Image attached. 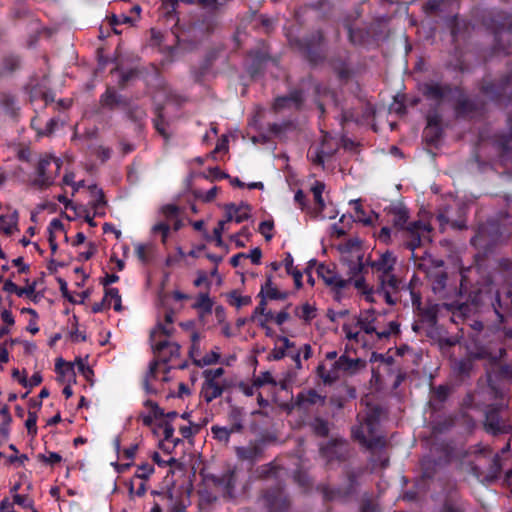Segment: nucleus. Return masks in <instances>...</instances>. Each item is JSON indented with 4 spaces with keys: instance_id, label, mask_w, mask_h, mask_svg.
<instances>
[{
    "instance_id": "1",
    "label": "nucleus",
    "mask_w": 512,
    "mask_h": 512,
    "mask_svg": "<svg viewBox=\"0 0 512 512\" xmlns=\"http://www.w3.org/2000/svg\"><path fill=\"white\" fill-rule=\"evenodd\" d=\"M419 91L426 101L440 109L444 103H452L454 116L458 120H472L482 113L479 102L467 95L461 85L428 80L419 85Z\"/></svg>"
},
{
    "instance_id": "2",
    "label": "nucleus",
    "mask_w": 512,
    "mask_h": 512,
    "mask_svg": "<svg viewBox=\"0 0 512 512\" xmlns=\"http://www.w3.org/2000/svg\"><path fill=\"white\" fill-rule=\"evenodd\" d=\"M485 305L491 307L495 316V319L491 321V329L495 331L502 330L512 309V292H507L505 299H503L498 291L492 294L491 289L472 287L466 301L459 303L457 310L463 317H470L479 312Z\"/></svg>"
},
{
    "instance_id": "3",
    "label": "nucleus",
    "mask_w": 512,
    "mask_h": 512,
    "mask_svg": "<svg viewBox=\"0 0 512 512\" xmlns=\"http://www.w3.org/2000/svg\"><path fill=\"white\" fill-rule=\"evenodd\" d=\"M482 24L494 34V50L509 54L511 43L502 41L501 34H512V14L497 8L488 9L483 12Z\"/></svg>"
},
{
    "instance_id": "4",
    "label": "nucleus",
    "mask_w": 512,
    "mask_h": 512,
    "mask_svg": "<svg viewBox=\"0 0 512 512\" xmlns=\"http://www.w3.org/2000/svg\"><path fill=\"white\" fill-rule=\"evenodd\" d=\"M380 412L378 407L371 409L363 422L352 429L353 438L371 451L383 449L386 446L384 436L378 434Z\"/></svg>"
},
{
    "instance_id": "5",
    "label": "nucleus",
    "mask_w": 512,
    "mask_h": 512,
    "mask_svg": "<svg viewBox=\"0 0 512 512\" xmlns=\"http://www.w3.org/2000/svg\"><path fill=\"white\" fill-rule=\"evenodd\" d=\"M292 45L312 66L318 65L326 59V40L321 30L312 31L302 38L293 40Z\"/></svg>"
},
{
    "instance_id": "6",
    "label": "nucleus",
    "mask_w": 512,
    "mask_h": 512,
    "mask_svg": "<svg viewBox=\"0 0 512 512\" xmlns=\"http://www.w3.org/2000/svg\"><path fill=\"white\" fill-rule=\"evenodd\" d=\"M479 90L498 107L512 106V72L502 75L496 81L482 80Z\"/></svg>"
},
{
    "instance_id": "7",
    "label": "nucleus",
    "mask_w": 512,
    "mask_h": 512,
    "mask_svg": "<svg viewBox=\"0 0 512 512\" xmlns=\"http://www.w3.org/2000/svg\"><path fill=\"white\" fill-rule=\"evenodd\" d=\"M62 160L60 158L45 155L41 157L36 165V178L32 185L39 190H44L52 186L60 173Z\"/></svg>"
},
{
    "instance_id": "8",
    "label": "nucleus",
    "mask_w": 512,
    "mask_h": 512,
    "mask_svg": "<svg viewBox=\"0 0 512 512\" xmlns=\"http://www.w3.org/2000/svg\"><path fill=\"white\" fill-rule=\"evenodd\" d=\"M259 502L267 512H288L291 507L290 497L280 483L262 489Z\"/></svg>"
},
{
    "instance_id": "9",
    "label": "nucleus",
    "mask_w": 512,
    "mask_h": 512,
    "mask_svg": "<svg viewBox=\"0 0 512 512\" xmlns=\"http://www.w3.org/2000/svg\"><path fill=\"white\" fill-rule=\"evenodd\" d=\"M316 273L325 285L330 287L336 301H340L344 296V291L351 286L352 278H342L335 270V266L321 263L317 266Z\"/></svg>"
},
{
    "instance_id": "10",
    "label": "nucleus",
    "mask_w": 512,
    "mask_h": 512,
    "mask_svg": "<svg viewBox=\"0 0 512 512\" xmlns=\"http://www.w3.org/2000/svg\"><path fill=\"white\" fill-rule=\"evenodd\" d=\"M347 486L345 488H331L326 484L317 486L325 501L344 500L356 493L358 486L357 475L350 471L347 474Z\"/></svg>"
},
{
    "instance_id": "11",
    "label": "nucleus",
    "mask_w": 512,
    "mask_h": 512,
    "mask_svg": "<svg viewBox=\"0 0 512 512\" xmlns=\"http://www.w3.org/2000/svg\"><path fill=\"white\" fill-rule=\"evenodd\" d=\"M442 115L434 103L430 102V107L426 115L427 125L424 128L423 135L429 144H436L443 136Z\"/></svg>"
},
{
    "instance_id": "12",
    "label": "nucleus",
    "mask_w": 512,
    "mask_h": 512,
    "mask_svg": "<svg viewBox=\"0 0 512 512\" xmlns=\"http://www.w3.org/2000/svg\"><path fill=\"white\" fill-rule=\"evenodd\" d=\"M484 429L487 433L497 436L510 433L512 425L503 421L500 406L490 405L485 411Z\"/></svg>"
},
{
    "instance_id": "13",
    "label": "nucleus",
    "mask_w": 512,
    "mask_h": 512,
    "mask_svg": "<svg viewBox=\"0 0 512 512\" xmlns=\"http://www.w3.org/2000/svg\"><path fill=\"white\" fill-rule=\"evenodd\" d=\"M221 6L202 7L204 11L197 16L194 27L205 34L213 33L219 24Z\"/></svg>"
},
{
    "instance_id": "14",
    "label": "nucleus",
    "mask_w": 512,
    "mask_h": 512,
    "mask_svg": "<svg viewBox=\"0 0 512 512\" xmlns=\"http://www.w3.org/2000/svg\"><path fill=\"white\" fill-rule=\"evenodd\" d=\"M325 396L320 395L316 390L309 389L299 392L293 402V408L300 411H307L311 406L316 404H324Z\"/></svg>"
},
{
    "instance_id": "15",
    "label": "nucleus",
    "mask_w": 512,
    "mask_h": 512,
    "mask_svg": "<svg viewBox=\"0 0 512 512\" xmlns=\"http://www.w3.org/2000/svg\"><path fill=\"white\" fill-rule=\"evenodd\" d=\"M468 502L457 490L449 491L444 497L438 512H467Z\"/></svg>"
},
{
    "instance_id": "16",
    "label": "nucleus",
    "mask_w": 512,
    "mask_h": 512,
    "mask_svg": "<svg viewBox=\"0 0 512 512\" xmlns=\"http://www.w3.org/2000/svg\"><path fill=\"white\" fill-rule=\"evenodd\" d=\"M235 452L239 460L254 464L264 458V444L262 442L250 443L247 446L236 447Z\"/></svg>"
},
{
    "instance_id": "17",
    "label": "nucleus",
    "mask_w": 512,
    "mask_h": 512,
    "mask_svg": "<svg viewBox=\"0 0 512 512\" xmlns=\"http://www.w3.org/2000/svg\"><path fill=\"white\" fill-rule=\"evenodd\" d=\"M362 270H363L362 257H359L358 262L354 263L349 269V273H350L349 278H352L351 285L353 284L356 289L360 290L363 294H365L366 299L368 301H373V299H372L373 289L369 288L367 286L366 280L363 276L357 277L362 272Z\"/></svg>"
},
{
    "instance_id": "18",
    "label": "nucleus",
    "mask_w": 512,
    "mask_h": 512,
    "mask_svg": "<svg viewBox=\"0 0 512 512\" xmlns=\"http://www.w3.org/2000/svg\"><path fill=\"white\" fill-rule=\"evenodd\" d=\"M180 345L176 342H169L167 340L159 341L153 345L154 353L159 355L160 361L164 364L168 363L171 359L180 356Z\"/></svg>"
},
{
    "instance_id": "19",
    "label": "nucleus",
    "mask_w": 512,
    "mask_h": 512,
    "mask_svg": "<svg viewBox=\"0 0 512 512\" xmlns=\"http://www.w3.org/2000/svg\"><path fill=\"white\" fill-rule=\"evenodd\" d=\"M99 103L101 107L110 111L118 107H127L124 97L117 93L113 87H107L105 92L100 96Z\"/></svg>"
},
{
    "instance_id": "20",
    "label": "nucleus",
    "mask_w": 512,
    "mask_h": 512,
    "mask_svg": "<svg viewBox=\"0 0 512 512\" xmlns=\"http://www.w3.org/2000/svg\"><path fill=\"white\" fill-rule=\"evenodd\" d=\"M226 388V385L220 382L204 380L200 390V397L203 398L206 403H211L216 398L222 396Z\"/></svg>"
},
{
    "instance_id": "21",
    "label": "nucleus",
    "mask_w": 512,
    "mask_h": 512,
    "mask_svg": "<svg viewBox=\"0 0 512 512\" xmlns=\"http://www.w3.org/2000/svg\"><path fill=\"white\" fill-rule=\"evenodd\" d=\"M0 106L4 113L11 119L17 121L20 115V107L15 95L8 92L0 93Z\"/></svg>"
},
{
    "instance_id": "22",
    "label": "nucleus",
    "mask_w": 512,
    "mask_h": 512,
    "mask_svg": "<svg viewBox=\"0 0 512 512\" xmlns=\"http://www.w3.org/2000/svg\"><path fill=\"white\" fill-rule=\"evenodd\" d=\"M7 214H0V230L6 235H12L14 231L18 230L19 213L16 209L11 210Z\"/></svg>"
},
{
    "instance_id": "23",
    "label": "nucleus",
    "mask_w": 512,
    "mask_h": 512,
    "mask_svg": "<svg viewBox=\"0 0 512 512\" xmlns=\"http://www.w3.org/2000/svg\"><path fill=\"white\" fill-rule=\"evenodd\" d=\"M334 366L339 368L340 371L354 374L365 366V362L360 358L352 359L343 354L336 361H334Z\"/></svg>"
},
{
    "instance_id": "24",
    "label": "nucleus",
    "mask_w": 512,
    "mask_h": 512,
    "mask_svg": "<svg viewBox=\"0 0 512 512\" xmlns=\"http://www.w3.org/2000/svg\"><path fill=\"white\" fill-rule=\"evenodd\" d=\"M395 263L396 259L391 252L387 251L381 254L377 260L372 261L371 267L380 274H386L393 271Z\"/></svg>"
},
{
    "instance_id": "25",
    "label": "nucleus",
    "mask_w": 512,
    "mask_h": 512,
    "mask_svg": "<svg viewBox=\"0 0 512 512\" xmlns=\"http://www.w3.org/2000/svg\"><path fill=\"white\" fill-rule=\"evenodd\" d=\"M249 56L251 57V63L248 67V73L252 77H255L264 70V67L268 61V56L266 53L260 50L251 51Z\"/></svg>"
},
{
    "instance_id": "26",
    "label": "nucleus",
    "mask_w": 512,
    "mask_h": 512,
    "mask_svg": "<svg viewBox=\"0 0 512 512\" xmlns=\"http://www.w3.org/2000/svg\"><path fill=\"white\" fill-rule=\"evenodd\" d=\"M455 6V0H427L424 11L427 14H437L452 10Z\"/></svg>"
},
{
    "instance_id": "27",
    "label": "nucleus",
    "mask_w": 512,
    "mask_h": 512,
    "mask_svg": "<svg viewBox=\"0 0 512 512\" xmlns=\"http://www.w3.org/2000/svg\"><path fill=\"white\" fill-rule=\"evenodd\" d=\"M244 420V412L243 408L238 406H231L228 413V421L230 423V428L235 433H240L244 429L243 425Z\"/></svg>"
},
{
    "instance_id": "28",
    "label": "nucleus",
    "mask_w": 512,
    "mask_h": 512,
    "mask_svg": "<svg viewBox=\"0 0 512 512\" xmlns=\"http://www.w3.org/2000/svg\"><path fill=\"white\" fill-rule=\"evenodd\" d=\"M449 26L451 30L452 41L456 44L459 38L464 37L468 26L464 20H460L457 15L452 16L449 19Z\"/></svg>"
},
{
    "instance_id": "29",
    "label": "nucleus",
    "mask_w": 512,
    "mask_h": 512,
    "mask_svg": "<svg viewBox=\"0 0 512 512\" xmlns=\"http://www.w3.org/2000/svg\"><path fill=\"white\" fill-rule=\"evenodd\" d=\"M348 31V38L353 45H363L367 42L369 33L361 28H354L350 23L345 24Z\"/></svg>"
},
{
    "instance_id": "30",
    "label": "nucleus",
    "mask_w": 512,
    "mask_h": 512,
    "mask_svg": "<svg viewBox=\"0 0 512 512\" xmlns=\"http://www.w3.org/2000/svg\"><path fill=\"white\" fill-rule=\"evenodd\" d=\"M339 371L340 369L336 368L334 364L330 370H327L324 364H319L316 369L317 375L326 385H332L340 378Z\"/></svg>"
},
{
    "instance_id": "31",
    "label": "nucleus",
    "mask_w": 512,
    "mask_h": 512,
    "mask_svg": "<svg viewBox=\"0 0 512 512\" xmlns=\"http://www.w3.org/2000/svg\"><path fill=\"white\" fill-rule=\"evenodd\" d=\"M379 286L377 289L381 290H391L393 292H397L400 288L401 281L391 272L386 274H380L378 276Z\"/></svg>"
},
{
    "instance_id": "32",
    "label": "nucleus",
    "mask_w": 512,
    "mask_h": 512,
    "mask_svg": "<svg viewBox=\"0 0 512 512\" xmlns=\"http://www.w3.org/2000/svg\"><path fill=\"white\" fill-rule=\"evenodd\" d=\"M374 311H367L364 316L357 319V326L366 334H373L378 332L374 326L375 322Z\"/></svg>"
},
{
    "instance_id": "33",
    "label": "nucleus",
    "mask_w": 512,
    "mask_h": 512,
    "mask_svg": "<svg viewBox=\"0 0 512 512\" xmlns=\"http://www.w3.org/2000/svg\"><path fill=\"white\" fill-rule=\"evenodd\" d=\"M20 62V57L17 55L10 54L5 56L0 67V75L13 73L19 69Z\"/></svg>"
},
{
    "instance_id": "34",
    "label": "nucleus",
    "mask_w": 512,
    "mask_h": 512,
    "mask_svg": "<svg viewBox=\"0 0 512 512\" xmlns=\"http://www.w3.org/2000/svg\"><path fill=\"white\" fill-rule=\"evenodd\" d=\"M194 309H198L202 314H210L213 309V301L208 293H200L197 296L196 302L193 304Z\"/></svg>"
},
{
    "instance_id": "35",
    "label": "nucleus",
    "mask_w": 512,
    "mask_h": 512,
    "mask_svg": "<svg viewBox=\"0 0 512 512\" xmlns=\"http://www.w3.org/2000/svg\"><path fill=\"white\" fill-rule=\"evenodd\" d=\"M390 213L393 214V224L395 227L399 229H404L407 221L409 219V214L406 208L404 207H393L390 210Z\"/></svg>"
},
{
    "instance_id": "36",
    "label": "nucleus",
    "mask_w": 512,
    "mask_h": 512,
    "mask_svg": "<svg viewBox=\"0 0 512 512\" xmlns=\"http://www.w3.org/2000/svg\"><path fill=\"white\" fill-rule=\"evenodd\" d=\"M278 340L283 343V346L274 348L271 352V358L276 361L283 359L287 355V350L295 346L294 342H291L285 336H279Z\"/></svg>"
},
{
    "instance_id": "37",
    "label": "nucleus",
    "mask_w": 512,
    "mask_h": 512,
    "mask_svg": "<svg viewBox=\"0 0 512 512\" xmlns=\"http://www.w3.org/2000/svg\"><path fill=\"white\" fill-rule=\"evenodd\" d=\"M213 437L219 442L228 444L230 441L231 434L235 433L230 427L213 425L211 427Z\"/></svg>"
},
{
    "instance_id": "38",
    "label": "nucleus",
    "mask_w": 512,
    "mask_h": 512,
    "mask_svg": "<svg viewBox=\"0 0 512 512\" xmlns=\"http://www.w3.org/2000/svg\"><path fill=\"white\" fill-rule=\"evenodd\" d=\"M324 189L325 184L320 181H316L314 185L311 187V192L313 193L314 201L317 205L319 213H321L325 208V202L322 196Z\"/></svg>"
},
{
    "instance_id": "39",
    "label": "nucleus",
    "mask_w": 512,
    "mask_h": 512,
    "mask_svg": "<svg viewBox=\"0 0 512 512\" xmlns=\"http://www.w3.org/2000/svg\"><path fill=\"white\" fill-rule=\"evenodd\" d=\"M235 473L234 471H228L218 478L215 483L219 486H223L228 494H232L235 488Z\"/></svg>"
},
{
    "instance_id": "40",
    "label": "nucleus",
    "mask_w": 512,
    "mask_h": 512,
    "mask_svg": "<svg viewBox=\"0 0 512 512\" xmlns=\"http://www.w3.org/2000/svg\"><path fill=\"white\" fill-rule=\"evenodd\" d=\"M220 353L216 350H212L211 352L204 355L201 359H193V364L197 367H204L213 365L219 362Z\"/></svg>"
},
{
    "instance_id": "41",
    "label": "nucleus",
    "mask_w": 512,
    "mask_h": 512,
    "mask_svg": "<svg viewBox=\"0 0 512 512\" xmlns=\"http://www.w3.org/2000/svg\"><path fill=\"white\" fill-rule=\"evenodd\" d=\"M147 114L144 108L135 105L127 108V117L134 123L141 125Z\"/></svg>"
},
{
    "instance_id": "42",
    "label": "nucleus",
    "mask_w": 512,
    "mask_h": 512,
    "mask_svg": "<svg viewBox=\"0 0 512 512\" xmlns=\"http://www.w3.org/2000/svg\"><path fill=\"white\" fill-rule=\"evenodd\" d=\"M474 367L472 359H461L455 364V371L458 376L465 378L469 377Z\"/></svg>"
},
{
    "instance_id": "43",
    "label": "nucleus",
    "mask_w": 512,
    "mask_h": 512,
    "mask_svg": "<svg viewBox=\"0 0 512 512\" xmlns=\"http://www.w3.org/2000/svg\"><path fill=\"white\" fill-rule=\"evenodd\" d=\"M233 215L235 216L236 223H242L250 218L251 207L247 203H241L240 205L234 204Z\"/></svg>"
},
{
    "instance_id": "44",
    "label": "nucleus",
    "mask_w": 512,
    "mask_h": 512,
    "mask_svg": "<svg viewBox=\"0 0 512 512\" xmlns=\"http://www.w3.org/2000/svg\"><path fill=\"white\" fill-rule=\"evenodd\" d=\"M154 472L155 468L153 465L143 463L137 466V470L132 479L147 481Z\"/></svg>"
},
{
    "instance_id": "45",
    "label": "nucleus",
    "mask_w": 512,
    "mask_h": 512,
    "mask_svg": "<svg viewBox=\"0 0 512 512\" xmlns=\"http://www.w3.org/2000/svg\"><path fill=\"white\" fill-rule=\"evenodd\" d=\"M228 303L236 308H241L251 303L250 296H241L236 290L231 291L228 295Z\"/></svg>"
},
{
    "instance_id": "46",
    "label": "nucleus",
    "mask_w": 512,
    "mask_h": 512,
    "mask_svg": "<svg viewBox=\"0 0 512 512\" xmlns=\"http://www.w3.org/2000/svg\"><path fill=\"white\" fill-rule=\"evenodd\" d=\"M432 287L435 292L441 291L445 288L447 282V273L444 271H438L431 274Z\"/></svg>"
},
{
    "instance_id": "47",
    "label": "nucleus",
    "mask_w": 512,
    "mask_h": 512,
    "mask_svg": "<svg viewBox=\"0 0 512 512\" xmlns=\"http://www.w3.org/2000/svg\"><path fill=\"white\" fill-rule=\"evenodd\" d=\"M289 98L290 103L297 109L300 110L304 104V92L302 89H292L290 90L289 94L287 95Z\"/></svg>"
},
{
    "instance_id": "48",
    "label": "nucleus",
    "mask_w": 512,
    "mask_h": 512,
    "mask_svg": "<svg viewBox=\"0 0 512 512\" xmlns=\"http://www.w3.org/2000/svg\"><path fill=\"white\" fill-rule=\"evenodd\" d=\"M350 203L354 205V210L357 215V221L363 223L366 226L371 225L372 218L369 216H366L365 210H364L360 200H352Z\"/></svg>"
},
{
    "instance_id": "49",
    "label": "nucleus",
    "mask_w": 512,
    "mask_h": 512,
    "mask_svg": "<svg viewBox=\"0 0 512 512\" xmlns=\"http://www.w3.org/2000/svg\"><path fill=\"white\" fill-rule=\"evenodd\" d=\"M159 427L163 429V435H164L165 441L172 442L174 447L177 446L181 442V440L179 438H173L174 427L170 422L165 421L163 423H160Z\"/></svg>"
},
{
    "instance_id": "50",
    "label": "nucleus",
    "mask_w": 512,
    "mask_h": 512,
    "mask_svg": "<svg viewBox=\"0 0 512 512\" xmlns=\"http://www.w3.org/2000/svg\"><path fill=\"white\" fill-rule=\"evenodd\" d=\"M109 19V24L112 27L114 33L120 34V31L117 30V26L120 24H133V19L127 15H115L113 14Z\"/></svg>"
},
{
    "instance_id": "51",
    "label": "nucleus",
    "mask_w": 512,
    "mask_h": 512,
    "mask_svg": "<svg viewBox=\"0 0 512 512\" xmlns=\"http://www.w3.org/2000/svg\"><path fill=\"white\" fill-rule=\"evenodd\" d=\"M134 481H135L134 479H130L126 484L127 488H128L129 495L131 497L133 495L138 496V497L144 496L147 491L146 481L140 480V483L138 484L137 488H135Z\"/></svg>"
},
{
    "instance_id": "52",
    "label": "nucleus",
    "mask_w": 512,
    "mask_h": 512,
    "mask_svg": "<svg viewBox=\"0 0 512 512\" xmlns=\"http://www.w3.org/2000/svg\"><path fill=\"white\" fill-rule=\"evenodd\" d=\"M421 311V317L423 322H426L429 326H434L437 323V309L435 307L424 308Z\"/></svg>"
},
{
    "instance_id": "53",
    "label": "nucleus",
    "mask_w": 512,
    "mask_h": 512,
    "mask_svg": "<svg viewBox=\"0 0 512 512\" xmlns=\"http://www.w3.org/2000/svg\"><path fill=\"white\" fill-rule=\"evenodd\" d=\"M37 419L38 416L35 411H28V417L25 421V427L27 432L32 437L37 435Z\"/></svg>"
},
{
    "instance_id": "54",
    "label": "nucleus",
    "mask_w": 512,
    "mask_h": 512,
    "mask_svg": "<svg viewBox=\"0 0 512 512\" xmlns=\"http://www.w3.org/2000/svg\"><path fill=\"white\" fill-rule=\"evenodd\" d=\"M226 221H218L217 226L213 229V236H211L212 240L215 241V245L217 247H224V241L222 240V234L225 231Z\"/></svg>"
},
{
    "instance_id": "55",
    "label": "nucleus",
    "mask_w": 512,
    "mask_h": 512,
    "mask_svg": "<svg viewBox=\"0 0 512 512\" xmlns=\"http://www.w3.org/2000/svg\"><path fill=\"white\" fill-rule=\"evenodd\" d=\"M56 372L60 375L72 374L75 377L74 367L71 363L65 362L62 358H58L55 364Z\"/></svg>"
},
{
    "instance_id": "56",
    "label": "nucleus",
    "mask_w": 512,
    "mask_h": 512,
    "mask_svg": "<svg viewBox=\"0 0 512 512\" xmlns=\"http://www.w3.org/2000/svg\"><path fill=\"white\" fill-rule=\"evenodd\" d=\"M42 376L39 372H35L30 379H27L26 375H24L21 379H19V383L25 388H33L42 383Z\"/></svg>"
},
{
    "instance_id": "57",
    "label": "nucleus",
    "mask_w": 512,
    "mask_h": 512,
    "mask_svg": "<svg viewBox=\"0 0 512 512\" xmlns=\"http://www.w3.org/2000/svg\"><path fill=\"white\" fill-rule=\"evenodd\" d=\"M400 333V324L397 321H391L388 324V329L383 331L376 332L378 339H386L389 338L392 334Z\"/></svg>"
},
{
    "instance_id": "58",
    "label": "nucleus",
    "mask_w": 512,
    "mask_h": 512,
    "mask_svg": "<svg viewBox=\"0 0 512 512\" xmlns=\"http://www.w3.org/2000/svg\"><path fill=\"white\" fill-rule=\"evenodd\" d=\"M215 60V55L213 53H209L206 55L202 64L198 68L197 78L205 76L210 68L212 67L213 61Z\"/></svg>"
},
{
    "instance_id": "59",
    "label": "nucleus",
    "mask_w": 512,
    "mask_h": 512,
    "mask_svg": "<svg viewBox=\"0 0 512 512\" xmlns=\"http://www.w3.org/2000/svg\"><path fill=\"white\" fill-rule=\"evenodd\" d=\"M263 296L266 300H285L288 297L287 292H281L276 287L267 289L264 294H258Z\"/></svg>"
},
{
    "instance_id": "60",
    "label": "nucleus",
    "mask_w": 512,
    "mask_h": 512,
    "mask_svg": "<svg viewBox=\"0 0 512 512\" xmlns=\"http://www.w3.org/2000/svg\"><path fill=\"white\" fill-rule=\"evenodd\" d=\"M89 190L91 193L96 192L97 198L92 202V207L94 209H98L99 207H103L106 205L105 195L102 189H98L97 185L93 184L89 186Z\"/></svg>"
},
{
    "instance_id": "61",
    "label": "nucleus",
    "mask_w": 512,
    "mask_h": 512,
    "mask_svg": "<svg viewBox=\"0 0 512 512\" xmlns=\"http://www.w3.org/2000/svg\"><path fill=\"white\" fill-rule=\"evenodd\" d=\"M3 290L7 293H10V294H16L18 297H23L25 296V290H24V287H18L13 281L12 279H7L5 282H4V285H3Z\"/></svg>"
},
{
    "instance_id": "62",
    "label": "nucleus",
    "mask_w": 512,
    "mask_h": 512,
    "mask_svg": "<svg viewBox=\"0 0 512 512\" xmlns=\"http://www.w3.org/2000/svg\"><path fill=\"white\" fill-rule=\"evenodd\" d=\"M225 373L224 368L219 367L216 369H206L203 371L202 375L204 380H211L212 382H219L218 379L222 377Z\"/></svg>"
},
{
    "instance_id": "63",
    "label": "nucleus",
    "mask_w": 512,
    "mask_h": 512,
    "mask_svg": "<svg viewBox=\"0 0 512 512\" xmlns=\"http://www.w3.org/2000/svg\"><path fill=\"white\" fill-rule=\"evenodd\" d=\"M498 146L504 154L512 153V132L501 136L498 140Z\"/></svg>"
},
{
    "instance_id": "64",
    "label": "nucleus",
    "mask_w": 512,
    "mask_h": 512,
    "mask_svg": "<svg viewBox=\"0 0 512 512\" xmlns=\"http://www.w3.org/2000/svg\"><path fill=\"white\" fill-rule=\"evenodd\" d=\"M450 394V388L447 385H439L433 391V398L440 403L445 402Z\"/></svg>"
}]
</instances>
